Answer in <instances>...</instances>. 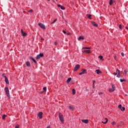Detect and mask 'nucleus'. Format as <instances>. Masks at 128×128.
<instances>
[{
    "instance_id": "f257e3e1",
    "label": "nucleus",
    "mask_w": 128,
    "mask_h": 128,
    "mask_svg": "<svg viewBox=\"0 0 128 128\" xmlns=\"http://www.w3.org/2000/svg\"><path fill=\"white\" fill-rule=\"evenodd\" d=\"M5 92L8 98H10V90H8V88L6 87L4 88Z\"/></svg>"
},
{
    "instance_id": "f03ea898",
    "label": "nucleus",
    "mask_w": 128,
    "mask_h": 128,
    "mask_svg": "<svg viewBox=\"0 0 128 128\" xmlns=\"http://www.w3.org/2000/svg\"><path fill=\"white\" fill-rule=\"evenodd\" d=\"M116 90V87L114 86V85L112 84V88L109 89V92H114Z\"/></svg>"
},
{
    "instance_id": "7ed1b4c3",
    "label": "nucleus",
    "mask_w": 128,
    "mask_h": 128,
    "mask_svg": "<svg viewBox=\"0 0 128 128\" xmlns=\"http://www.w3.org/2000/svg\"><path fill=\"white\" fill-rule=\"evenodd\" d=\"M38 24L41 28H42L43 30H46V26H44V24H42V23H38Z\"/></svg>"
},
{
    "instance_id": "20e7f679",
    "label": "nucleus",
    "mask_w": 128,
    "mask_h": 128,
    "mask_svg": "<svg viewBox=\"0 0 128 128\" xmlns=\"http://www.w3.org/2000/svg\"><path fill=\"white\" fill-rule=\"evenodd\" d=\"M44 56V54L40 53V54L38 55L36 57V60H40V58H42Z\"/></svg>"
},
{
    "instance_id": "39448f33",
    "label": "nucleus",
    "mask_w": 128,
    "mask_h": 128,
    "mask_svg": "<svg viewBox=\"0 0 128 128\" xmlns=\"http://www.w3.org/2000/svg\"><path fill=\"white\" fill-rule=\"evenodd\" d=\"M59 118L61 122H64V116L60 113H59Z\"/></svg>"
},
{
    "instance_id": "423d86ee",
    "label": "nucleus",
    "mask_w": 128,
    "mask_h": 128,
    "mask_svg": "<svg viewBox=\"0 0 128 128\" xmlns=\"http://www.w3.org/2000/svg\"><path fill=\"white\" fill-rule=\"evenodd\" d=\"M86 74V70L84 69L82 70V72L79 74L80 76H82V74Z\"/></svg>"
},
{
    "instance_id": "0eeeda50",
    "label": "nucleus",
    "mask_w": 128,
    "mask_h": 128,
    "mask_svg": "<svg viewBox=\"0 0 128 128\" xmlns=\"http://www.w3.org/2000/svg\"><path fill=\"white\" fill-rule=\"evenodd\" d=\"M80 68V64H76L74 68V72H76Z\"/></svg>"
},
{
    "instance_id": "6e6552de",
    "label": "nucleus",
    "mask_w": 128,
    "mask_h": 128,
    "mask_svg": "<svg viewBox=\"0 0 128 128\" xmlns=\"http://www.w3.org/2000/svg\"><path fill=\"white\" fill-rule=\"evenodd\" d=\"M116 72H118L117 78H120V71L118 70H116Z\"/></svg>"
},
{
    "instance_id": "1a4fd4ad",
    "label": "nucleus",
    "mask_w": 128,
    "mask_h": 128,
    "mask_svg": "<svg viewBox=\"0 0 128 128\" xmlns=\"http://www.w3.org/2000/svg\"><path fill=\"white\" fill-rule=\"evenodd\" d=\"M82 52H84V54H90V50H84L82 51Z\"/></svg>"
},
{
    "instance_id": "9d476101",
    "label": "nucleus",
    "mask_w": 128,
    "mask_h": 128,
    "mask_svg": "<svg viewBox=\"0 0 128 128\" xmlns=\"http://www.w3.org/2000/svg\"><path fill=\"white\" fill-rule=\"evenodd\" d=\"M82 122L84 124H88V120H82Z\"/></svg>"
},
{
    "instance_id": "9b49d317",
    "label": "nucleus",
    "mask_w": 128,
    "mask_h": 128,
    "mask_svg": "<svg viewBox=\"0 0 128 128\" xmlns=\"http://www.w3.org/2000/svg\"><path fill=\"white\" fill-rule=\"evenodd\" d=\"M4 79H5V82L7 84H8V78H6V76H4Z\"/></svg>"
},
{
    "instance_id": "f8f14e48",
    "label": "nucleus",
    "mask_w": 128,
    "mask_h": 128,
    "mask_svg": "<svg viewBox=\"0 0 128 128\" xmlns=\"http://www.w3.org/2000/svg\"><path fill=\"white\" fill-rule=\"evenodd\" d=\"M38 116H39L40 118H42V112H40L38 114Z\"/></svg>"
},
{
    "instance_id": "ddd939ff",
    "label": "nucleus",
    "mask_w": 128,
    "mask_h": 128,
    "mask_svg": "<svg viewBox=\"0 0 128 128\" xmlns=\"http://www.w3.org/2000/svg\"><path fill=\"white\" fill-rule=\"evenodd\" d=\"M21 34L23 36H26V33L24 32L22 30H21Z\"/></svg>"
},
{
    "instance_id": "4468645a",
    "label": "nucleus",
    "mask_w": 128,
    "mask_h": 128,
    "mask_svg": "<svg viewBox=\"0 0 128 128\" xmlns=\"http://www.w3.org/2000/svg\"><path fill=\"white\" fill-rule=\"evenodd\" d=\"M105 120L106 121L105 122L102 121V123L104 124H108V118H105Z\"/></svg>"
},
{
    "instance_id": "2eb2a0df",
    "label": "nucleus",
    "mask_w": 128,
    "mask_h": 128,
    "mask_svg": "<svg viewBox=\"0 0 128 128\" xmlns=\"http://www.w3.org/2000/svg\"><path fill=\"white\" fill-rule=\"evenodd\" d=\"M84 40V36H80L78 38V40Z\"/></svg>"
},
{
    "instance_id": "dca6fc26",
    "label": "nucleus",
    "mask_w": 128,
    "mask_h": 128,
    "mask_svg": "<svg viewBox=\"0 0 128 128\" xmlns=\"http://www.w3.org/2000/svg\"><path fill=\"white\" fill-rule=\"evenodd\" d=\"M114 2H115L114 0H110V6H112V4H114Z\"/></svg>"
},
{
    "instance_id": "f3484780",
    "label": "nucleus",
    "mask_w": 128,
    "mask_h": 128,
    "mask_svg": "<svg viewBox=\"0 0 128 128\" xmlns=\"http://www.w3.org/2000/svg\"><path fill=\"white\" fill-rule=\"evenodd\" d=\"M26 66H30V62H26Z\"/></svg>"
},
{
    "instance_id": "a211bd4d",
    "label": "nucleus",
    "mask_w": 128,
    "mask_h": 128,
    "mask_svg": "<svg viewBox=\"0 0 128 128\" xmlns=\"http://www.w3.org/2000/svg\"><path fill=\"white\" fill-rule=\"evenodd\" d=\"M97 74H102V72L100 70H96Z\"/></svg>"
},
{
    "instance_id": "6ab92c4d",
    "label": "nucleus",
    "mask_w": 128,
    "mask_h": 128,
    "mask_svg": "<svg viewBox=\"0 0 128 128\" xmlns=\"http://www.w3.org/2000/svg\"><path fill=\"white\" fill-rule=\"evenodd\" d=\"M30 60H33V62H34V64H36V61L32 57H30Z\"/></svg>"
},
{
    "instance_id": "aec40b11",
    "label": "nucleus",
    "mask_w": 128,
    "mask_h": 128,
    "mask_svg": "<svg viewBox=\"0 0 128 128\" xmlns=\"http://www.w3.org/2000/svg\"><path fill=\"white\" fill-rule=\"evenodd\" d=\"M92 24L94 26H98V24L96 22H92Z\"/></svg>"
},
{
    "instance_id": "412c9836",
    "label": "nucleus",
    "mask_w": 128,
    "mask_h": 128,
    "mask_svg": "<svg viewBox=\"0 0 128 128\" xmlns=\"http://www.w3.org/2000/svg\"><path fill=\"white\" fill-rule=\"evenodd\" d=\"M72 94L74 95L76 94V90L72 89Z\"/></svg>"
},
{
    "instance_id": "4be33fe9",
    "label": "nucleus",
    "mask_w": 128,
    "mask_h": 128,
    "mask_svg": "<svg viewBox=\"0 0 128 128\" xmlns=\"http://www.w3.org/2000/svg\"><path fill=\"white\" fill-rule=\"evenodd\" d=\"M87 16L88 18H90L92 19L91 17H92V14H87Z\"/></svg>"
},
{
    "instance_id": "5701e85b",
    "label": "nucleus",
    "mask_w": 128,
    "mask_h": 128,
    "mask_svg": "<svg viewBox=\"0 0 128 128\" xmlns=\"http://www.w3.org/2000/svg\"><path fill=\"white\" fill-rule=\"evenodd\" d=\"M69 108L70 110H74V107L72 106H69Z\"/></svg>"
},
{
    "instance_id": "b1692460",
    "label": "nucleus",
    "mask_w": 128,
    "mask_h": 128,
    "mask_svg": "<svg viewBox=\"0 0 128 128\" xmlns=\"http://www.w3.org/2000/svg\"><path fill=\"white\" fill-rule=\"evenodd\" d=\"M72 80V78H69L67 80V82H70Z\"/></svg>"
},
{
    "instance_id": "393cba45",
    "label": "nucleus",
    "mask_w": 128,
    "mask_h": 128,
    "mask_svg": "<svg viewBox=\"0 0 128 128\" xmlns=\"http://www.w3.org/2000/svg\"><path fill=\"white\" fill-rule=\"evenodd\" d=\"M99 58L101 60H104V58L102 56H99Z\"/></svg>"
},
{
    "instance_id": "a878e982",
    "label": "nucleus",
    "mask_w": 128,
    "mask_h": 128,
    "mask_svg": "<svg viewBox=\"0 0 128 128\" xmlns=\"http://www.w3.org/2000/svg\"><path fill=\"white\" fill-rule=\"evenodd\" d=\"M120 82H126V80H124V79H120Z\"/></svg>"
},
{
    "instance_id": "bb28decb",
    "label": "nucleus",
    "mask_w": 128,
    "mask_h": 128,
    "mask_svg": "<svg viewBox=\"0 0 128 128\" xmlns=\"http://www.w3.org/2000/svg\"><path fill=\"white\" fill-rule=\"evenodd\" d=\"M126 110V108L124 107H122V108H121V110L122 112H124V110Z\"/></svg>"
},
{
    "instance_id": "cd10ccee",
    "label": "nucleus",
    "mask_w": 128,
    "mask_h": 128,
    "mask_svg": "<svg viewBox=\"0 0 128 128\" xmlns=\"http://www.w3.org/2000/svg\"><path fill=\"white\" fill-rule=\"evenodd\" d=\"M56 20H58L55 19L51 24H54L56 22Z\"/></svg>"
},
{
    "instance_id": "c85d7f7f",
    "label": "nucleus",
    "mask_w": 128,
    "mask_h": 128,
    "mask_svg": "<svg viewBox=\"0 0 128 128\" xmlns=\"http://www.w3.org/2000/svg\"><path fill=\"white\" fill-rule=\"evenodd\" d=\"M84 50H90V48L88 47H86V48H83Z\"/></svg>"
},
{
    "instance_id": "c756f323",
    "label": "nucleus",
    "mask_w": 128,
    "mask_h": 128,
    "mask_svg": "<svg viewBox=\"0 0 128 128\" xmlns=\"http://www.w3.org/2000/svg\"><path fill=\"white\" fill-rule=\"evenodd\" d=\"M118 108H120V110H122V104H120L118 106Z\"/></svg>"
},
{
    "instance_id": "7c9ffc66",
    "label": "nucleus",
    "mask_w": 128,
    "mask_h": 128,
    "mask_svg": "<svg viewBox=\"0 0 128 128\" xmlns=\"http://www.w3.org/2000/svg\"><path fill=\"white\" fill-rule=\"evenodd\" d=\"M6 115H3L2 116V120H6Z\"/></svg>"
},
{
    "instance_id": "2f4dec72",
    "label": "nucleus",
    "mask_w": 128,
    "mask_h": 128,
    "mask_svg": "<svg viewBox=\"0 0 128 128\" xmlns=\"http://www.w3.org/2000/svg\"><path fill=\"white\" fill-rule=\"evenodd\" d=\"M60 8H61V10H66V8L64 7L63 6H61Z\"/></svg>"
},
{
    "instance_id": "473e14b6",
    "label": "nucleus",
    "mask_w": 128,
    "mask_h": 128,
    "mask_svg": "<svg viewBox=\"0 0 128 128\" xmlns=\"http://www.w3.org/2000/svg\"><path fill=\"white\" fill-rule=\"evenodd\" d=\"M112 126H114V124H116V122H112Z\"/></svg>"
},
{
    "instance_id": "72a5a7b5",
    "label": "nucleus",
    "mask_w": 128,
    "mask_h": 128,
    "mask_svg": "<svg viewBox=\"0 0 128 128\" xmlns=\"http://www.w3.org/2000/svg\"><path fill=\"white\" fill-rule=\"evenodd\" d=\"M43 90H44V92H46V87H44L43 88Z\"/></svg>"
},
{
    "instance_id": "f704fd0d",
    "label": "nucleus",
    "mask_w": 128,
    "mask_h": 128,
    "mask_svg": "<svg viewBox=\"0 0 128 128\" xmlns=\"http://www.w3.org/2000/svg\"><path fill=\"white\" fill-rule=\"evenodd\" d=\"M114 76H116L118 74V72L116 71V72L114 73Z\"/></svg>"
},
{
    "instance_id": "c9c22d12",
    "label": "nucleus",
    "mask_w": 128,
    "mask_h": 128,
    "mask_svg": "<svg viewBox=\"0 0 128 128\" xmlns=\"http://www.w3.org/2000/svg\"><path fill=\"white\" fill-rule=\"evenodd\" d=\"M124 74H126V72H128V71L126 70H124Z\"/></svg>"
},
{
    "instance_id": "e433bc0d",
    "label": "nucleus",
    "mask_w": 128,
    "mask_h": 128,
    "mask_svg": "<svg viewBox=\"0 0 128 128\" xmlns=\"http://www.w3.org/2000/svg\"><path fill=\"white\" fill-rule=\"evenodd\" d=\"M121 56H124V52L121 53Z\"/></svg>"
},
{
    "instance_id": "4c0bfd02",
    "label": "nucleus",
    "mask_w": 128,
    "mask_h": 128,
    "mask_svg": "<svg viewBox=\"0 0 128 128\" xmlns=\"http://www.w3.org/2000/svg\"><path fill=\"white\" fill-rule=\"evenodd\" d=\"M28 12H32V10H31L28 11Z\"/></svg>"
},
{
    "instance_id": "58836bf2",
    "label": "nucleus",
    "mask_w": 128,
    "mask_h": 128,
    "mask_svg": "<svg viewBox=\"0 0 128 128\" xmlns=\"http://www.w3.org/2000/svg\"><path fill=\"white\" fill-rule=\"evenodd\" d=\"M119 28H120V30H122V25H121V24H120V25L119 26Z\"/></svg>"
},
{
    "instance_id": "ea45409f",
    "label": "nucleus",
    "mask_w": 128,
    "mask_h": 128,
    "mask_svg": "<svg viewBox=\"0 0 128 128\" xmlns=\"http://www.w3.org/2000/svg\"><path fill=\"white\" fill-rule=\"evenodd\" d=\"M114 60H116V56H114Z\"/></svg>"
},
{
    "instance_id": "a19ab883",
    "label": "nucleus",
    "mask_w": 128,
    "mask_h": 128,
    "mask_svg": "<svg viewBox=\"0 0 128 128\" xmlns=\"http://www.w3.org/2000/svg\"><path fill=\"white\" fill-rule=\"evenodd\" d=\"M56 44H58V42H54V45H55V46H56Z\"/></svg>"
},
{
    "instance_id": "79ce46f5",
    "label": "nucleus",
    "mask_w": 128,
    "mask_h": 128,
    "mask_svg": "<svg viewBox=\"0 0 128 128\" xmlns=\"http://www.w3.org/2000/svg\"><path fill=\"white\" fill-rule=\"evenodd\" d=\"M58 8H61V7H62V6L60 5V4H58Z\"/></svg>"
},
{
    "instance_id": "37998d69",
    "label": "nucleus",
    "mask_w": 128,
    "mask_h": 128,
    "mask_svg": "<svg viewBox=\"0 0 128 128\" xmlns=\"http://www.w3.org/2000/svg\"><path fill=\"white\" fill-rule=\"evenodd\" d=\"M63 32H64V34H66V31H64V30H63Z\"/></svg>"
},
{
    "instance_id": "c03bdc74",
    "label": "nucleus",
    "mask_w": 128,
    "mask_h": 128,
    "mask_svg": "<svg viewBox=\"0 0 128 128\" xmlns=\"http://www.w3.org/2000/svg\"><path fill=\"white\" fill-rule=\"evenodd\" d=\"M98 94H102V92H100L98 93Z\"/></svg>"
},
{
    "instance_id": "a18cd8bd",
    "label": "nucleus",
    "mask_w": 128,
    "mask_h": 128,
    "mask_svg": "<svg viewBox=\"0 0 128 128\" xmlns=\"http://www.w3.org/2000/svg\"><path fill=\"white\" fill-rule=\"evenodd\" d=\"M67 34H68V36H70V32L67 33Z\"/></svg>"
},
{
    "instance_id": "49530a36",
    "label": "nucleus",
    "mask_w": 128,
    "mask_h": 128,
    "mask_svg": "<svg viewBox=\"0 0 128 128\" xmlns=\"http://www.w3.org/2000/svg\"><path fill=\"white\" fill-rule=\"evenodd\" d=\"M15 128H18V126H16Z\"/></svg>"
},
{
    "instance_id": "de8ad7c7",
    "label": "nucleus",
    "mask_w": 128,
    "mask_h": 128,
    "mask_svg": "<svg viewBox=\"0 0 128 128\" xmlns=\"http://www.w3.org/2000/svg\"><path fill=\"white\" fill-rule=\"evenodd\" d=\"M2 76H4V74H2Z\"/></svg>"
},
{
    "instance_id": "09e8293b",
    "label": "nucleus",
    "mask_w": 128,
    "mask_h": 128,
    "mask_svg": "<svg viewBox=\"0 0 128 128\" xmlns=\"http://www.w3.org/2000/svg\"><path fill=\"white\" fill-rule=\"evenodd\" d=\"M126 30H128V27L126 26Z\"/></svg>"
},
{
    "instance_id": "8fccbe9b",
    "label": "nucleus",
    "mask_w": 128,
    "mask_h": 128,
    "mask_svg": "<svg viewBox=\"0 0 128 128\" xmlns=\"http://www.w3.org/2000/svg\"><path fill=\"white\" fill-rule=\"evenodd\" d=\"M95 82H96V81L93 82V84H94Z\"/></svg>"
},
{
    "instance_id": "3c124183",
    "label": "nucleus",
    "mask_w": 128,
    "mask_h": 128,
    "mask_svg": "<svg viewBox=\"0 0 128 128\" xmlns=\"http://www.w3.org/2000/svg\"><path fill=\"white\" fill-rule=\"evenodd\" d=\"M41 40H44V38H41Z\"/></svg>"
},
{
    "instance_id": "603ef678",
    "label": "nucleus",
    "mask_w": 128,
    "mask_h": 128,
    "mask_svg": "<svg viewBox=\"0 0 128 128\" xmlns=\"http://www.w3.org/2000/svg\"><path fill=\"white\" fill-rule=\"evenodd\" d=\"M93 88H94V84H93Z\"/></svg>"
},
{
    "instance_id": "864d4df0",
    "label": "nucleus",
    "mask_w": 128,
    "mask_h": 128,
    "mask_svg": "<svg viewBox=\"0 0 128 128\" xmlns=\"http://www.w3.org/2000/svg\"><path fill=\"white\" fill-rule=\"evenodd\" d=\"M46 128H50V126H48Z\"/></svg>"
},
{
    "instance_id": "5fc2aeb1",
    "label": "nucleus",
    "mask_w": 128,
    "mask_h": 128,
    "mask_svg": "<svg viewBox=\"0 0 128 128\" xmlns=\"http://www.w3.org/2000/svg\"><path fill=\"white\" fill-rule=\"evenodd\" d=\"M49 0V1H50V0Z\"/></svg>"
}]
</instances>
